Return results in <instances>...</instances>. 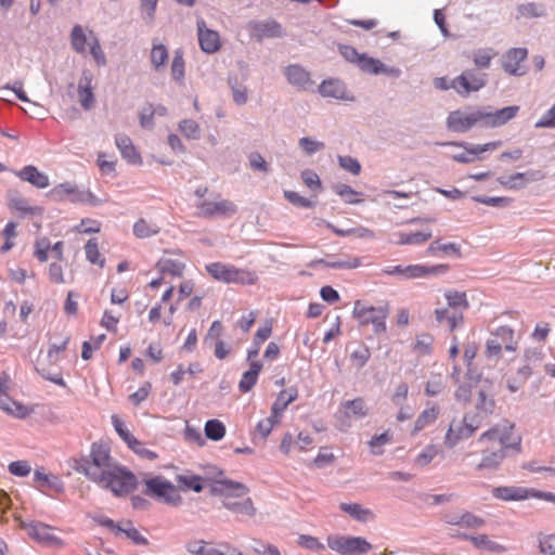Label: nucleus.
<instances>
[{
  "label": "nucleus",
  "mask_w": 555,
  "mask_h": 555,
  "mask_svg": "<svg viewBox=\"0 0 555 555\" xmlns=\"http://www.w3.org/2000/svg\"><path fill=\"white\" fill-rule=\"evenodd\" d=\"M117 532L124 533L135 545H147L149 541L133 526L131 520L122 521L121 528H117Z\"/></svg>",
  "instance_id": "c9c22d12"
},
{
  "label": "nucleus",
  "mask_w": 555,
  "mask_h": 555,
  "mask_svg": "<svg viewBox=\"0 0 555 555\" xmlns=\"http://www.w3.org/2000/svg\"><path fill=\"white\" fill-rule=\"evenodd\" d=\"M171 76L177 81H182L184 78V60L182 52L176 51L171 63Z\"/></svg>",
  "instance_id": "680f3d73"
},
{
  "label": "nucleus",
  "mask_w": 555,
  "mask_h": 555,
  "mask_svg": "<svg viewBox=\"0 0 555 555\" xmlns=\"http://www.w3.org/2000/svg\"><path fill=\"white\" fill-rule=\"evenodd\" d=\"M492 495L502 501H521L530 498L531 491L528 488L516 486H500L491 491Z\"/></svg>",
  "instance_id": "b1692460"
},
{
  "label": "nucleus",
  "mask_w": 555,
  "mask_h": 555,
  "mask_svg": "<svg viewBox=\"0 0 555 555\" xmlns=\"http://www.w3.org/2000/svg\"><path fill=\"white\" fill-rule=\"evenodd\" d=\"M74 468L116 495L130 493L139 483L137 476L119 466L111 456L109 448L100 442L92 443L90 453L76 460Z\"/></svg>",
  "instance_id": "f257e3e1"
},
{
  "label": "nucleus",
  "mask_w": 555,
  "mask_h": 555,
  "mask_svg": "<svg viewBox=\"0 0 555 555\" xmlns=\"http://www.w3.org/2000/svg\"><path fill=\"white\" fill-rule=\"evenodd\" d=\"M499 449L504 450L508 455L517 454L521 449V438L514 435V424L504 422L501 424Z\"/></svg>",
  "instance_id": "f3484780"
},
{
  "label": "nucleus",
  "mask_w": 555,
  "mask_h": 555,
  "mask_svg": "<svg viewBox=\"0 0 555 555\" xmlns=\"http://www.w3.org/2000/svg\"><path fill=\"white\" fill-rule=\"evenodd\" d=\"M206 270L214 279L224 283L253 285L257 281L255 272L237 269L232 264L212 262L206 266Z\"/></svg>",
  "instance_id": "7ed1b4c3"
},
{
  "label": "nucleus",
  "mask_w": 555,
  "mask_h": 555,
  "mask_svg": "<svg viewBox=\"0 0 555 555\" xmlns=\"http://www.w3.org/2000/svg\"><path fill=\"white\" fill-rule=\"evenodd\" d=\"M517 12L527 18L542 17L545 15V8L543 4L527 2L517 5Z\"/></svg>",
  "instance_id": "58836bf2"
},
{
  "label": "nucleus",
  "mask_w": 555,
  "mask_h": 555,
  "mask_svg": "<svg viewBox=\"0 0 555 555\" xmlns=\"http://www.w3.org/2000/svg\"><path fill=\"white\" fill-rule=\"evenodd\" d=\"M527 56L528 50L526 48H512L501 57L502 68L508 75L520 76L524 72H519V64L525 61Z\"/></svg>",
  "instance_id": "2eb2a0df"
},
{
  "label": "nucleus",
  "mask_w": 555,
  "mask_h": 555,
  "mask_svg": "<svg viewBox=\"0 0 555 555\" xmlns=\"http://www.w3.org/2000/svg\"><path fill=\"white\" fill-rule=\"evenodd\" d=\"M155 114L156 111H154L153 104L146 103L139 112L140 126L142 128H153V118Z\"/></svg>",
  "instance_id": "bf43d9fd"
},
{
  "label": "nucleus",
  "mask_w": 555,
  "mask_h": 555,
  "mask_svg": "<svg viewBox=\"0 0 555 555\" xmlns=\"http://www.w3.org/2000/svg\"><path fill=\"white\" fill-rule=\"evenodd\" d=\"M474 202L492 207H507L512 203L509 197L476 195L472 197Z\"/></svg>",
  "instance_id": "5fc2aeb1"
},
{
  "label": "nucleus",
  "mask_w": 555,
  "mask_h": 555,
  "mask_svg": "<svg viewBox=\"0 0 555 555\" xmlns=\"http://www.w3.org/2000/svg\"><path fill=\"white\" fill-rule=\"evenodd\" d=\"M70 43L77 53L86 51L87 37L80 25H75L70 31Z\"/></svg>",
  "instance_id": "09e8293b"
},
{
  "label": "nucleus",
  "mask_w": 555,
  "mask_h": 555,
  "mask_svg": "<svg viewBox=\"0 0 555 555\" xmlns=\"http://www.w3.org/2000/svg\"><path fill=\"white\" fill-rule=\"evenodd\" d=\"M9 208L21 214V216H36L42 212L40 207L30 206L28 201L17 191L10 190L8 192Z\"/></svg>",
  "instance_id": "5701e85b"
},
{
  "label": "nucleus",
  "mask_w": 555,
  "mask_h": 555,
  "mask_svg": "<svg viewBox=\"0 0 555 555\" xmlns=\"http://www.w3.org/2000/svg\"><path fill=\"white\" fill-rule=\"evenodd\" d=\"M519 111V106H506L495 112L483 109L485 128H495L505 125L513 119Z\"/></svg>",
  "instance_id": "6ab92c4d"
},
{
  "label": "nucleus",
  "mask_w": 555,
  "mask_h": 555,
  "mask_svg": "<svg viewBox=\"0 0 555 555\" xmlns=\"http://www.w3.org/2000/svg\"><path fill=\"white\" fill-rule=\"evenodd\" d=\"M447 127L457 133L467 132L474 127L485 128L483 109L467 107L452 111L447 117Z\"/></svg>",
  "instance_id": "20e7f679"
},
{
  "label": "nucleus",
  "mask_w": 555,
  "mask_h": 555,
  "mask_svg": "<svg viewBox=\"0 0 555 555\" xmlns=\"http://www.w3.org/2000/svg\"><path fill=\"white\" fill-rule=\"evenodd\" d=\"M352 314L361 326L372 324L376 335L386 332L387 308L365 306L361 300H356Z\"/></svg>",
  "instance_id": "39448f33"
},
{
  "label": "nucleus",
  "mask_w": 555,
  "mask_h": 555,
  "mask_svg": "<svg viewBox=\"0 0 555 555\" xmlns=\"http://www.w3.org/2000/svg\"><path fill=\"white\" fill-rule=\"evenodd\" d=\"M143 482L145 483L144 494L170 505H178L181 502V496L176 487L163 477L146 478L144 475Z\"/></svg>",
  "instance_id": "423d86ee"
},
{
  "label": "nucleus",
  "mask_w": 555,
  "mask_h": 555,
  "mask_svg": "<svg viewBox=\"0 0 555 555\" xmlns=\"http://www.w3.org/2000/svg\"><path fill=\"white\" fill-rule=\"evenodd\" d=\"M476 416L465 415L461 421H452L444 438V444L452 449L461 440L468 439L479 428Z\"/></svg>",
  "instance_id": "0eeeda50"
},
{
  "label": "nucleus",
  "mask_w": 555,
  "mask_h": 555,
  "mask_svg": "<svg viewBox=\"0 0 555 555\" xmlns=\"http://www.w3.org/2000/svg\"><path fill=\"white\" fill-rule=\"evenodd\" d=\"M205 435L212 441H219L225 435V427L218 420H209L205 424Z\"/></svg>",
  "instance_id": "ea45409f"
},
{
  "label": "nucleus",
  "mask_w": 555,
  "mask_h": 555,
  "mask_svg": "<svg viewBox=\"0 0 555 555\" xmlns=\"http://www.w3.org/2000/svg\"><path fill=\"white\" fill-rule=\"evenodd\" d=\"M15 176L38 189H46L50 185L49 177L33 165H27L21 170L15 171Z\"/></svg>",
  "instance_id": "4be33fe9"
},
{
  "label": "nucleus",
  "mask_w": 555,
  "mask_h": 555,
  "mask_svg": "<svg viewBox=\"0 0 555 555\" xmlns=\"http://www.w3.org/2000/svg\"><path fill=\"white\" fill-rule=\"evenodd\" d=\"M206 542L202 540H194L186 543L185 548L193 555H220L219 550L208 548Z\"/></svg>",
  "instance_id": "864d4df0"
},
{
  "label": "nucleus",
  "mask_w": 555,
  "mask_h": 555,
  "mask_svg": "<svg viewBox=\"0 0 555 555\" xmlns=\"http://www.w3.org/2000/svg\"><path fill=\"white\" fill-rule=\"evenodd\" d=\"M495 401L492 397L488 396L486 390L481 389L478 392L476 409L485 414H491L494 411Z\"/></svg>",
  "instance_id": "13d9d810"
},
{
  "label": "nucleus",
  "mask_w": 555,
  "mask_h": 555,
  "mask_svg": "<svg viewBox=\"0 0 555 555\" xmlns=\"http://www.w3.org/2000/svg\"><path fill=\"white\" fill-rule=\"evenodd\" d=\"M339 413L347 420H361L369 415V408L362 397L347 400L341 403Z\"/></svg>",
  "instance_id": "393cba45"
},
{
  "label": "nucleus",
  "mask_w": 555,
  "mask_h": 555,
  "mask_svg": "<svg viewBox=\"0 0 555 555\" xmlns=\"http://www.w3.org/2000/svg\"><path fill=\"white\" fill-rule=\"evenodd\" d=\"M539 547L544 555H555V535L544 534L539 538Z\"/></svg>",
  "instance_id": "774afa93"
},
{
  "label": "nucleus",
  "mask_w": 555,
  "mask_h": 555,
  "mask_svg": "<svg viewBox=\"0 0 555 555\" xmlns=\"http://www.w3.org/2000/svg\"><path fill=\"white\" fill-rule=\"evenodd\" d=\"M68 341L69 336L64 335L60 339L50 344V348L48 350V358L50 359L51 362L57 361V354L66 349Z\"/></svg>",
  "instance_id": "0e129e2a"
},
{
  "label": "nucleus",
  "mask_w": 555,
  "mask_h": 555,
  "mask_svg": "<svg viewBox=\"0 0 555 555\" xmlns=\"http://www.w3.org/2000/svg\"><path fill=\"white\" fill-rule=\"evenodd\" d=\"M314 264H323L327 268L332 269H353L361 264V261L359 258H350L348 257L346 260H333V261H326L324 259H315L310 262V267Z\"/></svg>",
  "instance_id": "f704fd0d"
},
{
  "label": "nucleus",
  "mask_w": 555,
  "mask_h": 555,
  "mask_svg": "<svg viewBox=\"0 0 555 555\" xmlns=\"http://www.w3.org/2000/svg\"><path fill=\"white\" fill-rule=\"evenodd\" d=\"M0 409L13 416L23 418L28 415V409L20 402L12 400L7 393L5 386L0 383Z\"/></svg>",
  "instance_id": "bb28decb"
},
{
  "label": "nucleus",
  "mask_w": 555,
  "mask_h": 555,
  "mask_svg": "<svg viewBox=\"0 0 555 555\" xmlns=\"http://www.w3.org/2000/svg\"><path fill=\"white\" fill-rule=\"evenodd\" d=\"M298 146L306 156H312L325 149V143L311 137H302L298 140Z\"/></svg>",
  "instance_id": "4c0bfd02"
},
{
  "label": "nucleus",
  "mask_w": 555,
  "mask_h": 555,
  "mask_svg": "<svg viewBox=\"0 0 555 555\" xmlns=\"http://www.w3.org/2000/svg\"><path fill=\"white\" fill-rule=\"evenodd\" d=\"M198 216L204 218H228L233 216L237 208L236 205L229 199L203 201L197 205Z\"/></svg>",
  "instance_id": "ddd939ff"
},
{
  "label": "nucleus",
  "mask_w": 555,
  "mask_h": 555,
  "mask_svg": "<svg viewBox=\"0 0 555 555\" xmlns=\"http://www.w3.org/2000/svg\"><path fill=\"white\" fill-rule=\"evenodd\" d=\"M262 369L260 362H251L250 367L246 371L238 383V388L242 392H248L256 385L258 375Z\"/></svg>",
  "instance_id": "2f4dec72"
},
{
  "label": "nucleus",
  "mask_w": 555,
  "mask_h": 555,
  "mask_svg": "<svg viewBox=\"0 0 555 555\" xmlns=\"http://www.w3.org/2000/svg\"><path fill=\"white\" fill-rule=\"evenodd\" d=\"M449 270L448 264H409L404 266L403 280L423 279L429 275H442Z\"/></svg>",
  "instance_id": "a211bd4d"
},
{
  "label": "nucleus",
  "mask_w": 555,
  "mask_h": 555,
  "mask_svg": "<svg viewBox=\"0 0 555 555\" xmlns=\"http://www.w3.org/2000/svg\"><path fill=\"white\" fill-rule=\"evenodd\" d=\"M179 130L189 140H198L201 138V128L193 119H184L180 121Z\"/></svg>",
  "instance_id": "3c124183"
},
{
  "label": "nucleus",
  "mask_w": 555,
  "mask_h": 555,
  "mask_svg": "<svg viewBox=\"0 0 555 555\" xmlns=\"http://www.w3.org/2000/svg\"><path fill=\"white\" fill-rule=\"evenodd\" d=\"M211 491L224 495L222 504L230 512L247 517L256 515L257 509L250 498L238 500V498L245 496L248 492V489L243 483L228 479L218 480L212 485Z\"/></svg>",
  "instance_id": "f03ea898"
},
{
  "label": "nucleus",
  "mask_w": 555,
  "mask_h": 555,
  "mask_svg": "<svg viewBox=\"0 0 555 555\" xmlns=\"http://www.w3.org/2000/svg\"><path fill=\"white\" fill-rule=\"evenodd\" d=\"M251 38L262 41L266 38H281L284 35L283 27L274 20L251 21L248 23Z\"/></svg>",
  "instance_id": "4468645a"
},
{
  "label": "nucleus",
  "mask_w": 555,
  "mask_h": 555,
  "mask_svg": "<svg viewBox=\"0 0 555 555\" xmlns=\"http://www.w3.org/2000/svg\"><path fill=\"white\" fill-rule=\"evenodd\" d=\"M197 33L201 49L206 53H215L220 49L219 34L206 28L203 20L197 21Z\"/></svg>",
  "instance_id": "412c9836"
},
{
  "label": "nucleus",
  "mask_w": 555,
  "mask_h": 555,
  "mask_svg": "<svg viewBox=\"0 0 555 555\" xmlns=\"http://www.w3.org/2000/svg\"><path fill=\"white\" fill-rule=\"evenodd\" d=\"M284 74L287 81L298 89L308 90L313 86L310 73L298 64L285 67Z\"/></svg>",
  "instance_id": "aec40b11"
},
{
  "label": "nucleus",
  "mask_w": 555,
  "mask_h": 555,
  "mask_svg": "<svg viewBox=\"0 0 555 555\" xmlns=\"http://www.w3.org/2000/svg\"><path fill=\"white\" fill-rule=\"evenodd\" d=\"M128 447L138 455L146 460H155L157 454L145 448L144 443L139 441L135 437L128 443Z\"/></svg>",
  "instance_id": "338daca9"
},
{
  "label": "nucleus",
  "mask_w": 555,
  "mask_h": 555,
  "mask_svg": "<svg viewBox=\"0 0 555 555\" xmlns=\"http://www.w3.org/2000/svg\"><path fill=\"white\" fill-rule=\"evenodd\" d=\"M297 398V390L289 388L284 389L280 391L278 395L276 400L272 404L271 413L273 414V417H280L284 410L291 404L293 401H295Z\"/></svg>",
  "instance_id": "7c9ffc66"
},
{
  "label": "nucleus",
  "mask_w": 555,
  "mask_h": 555,
  "mask_svg": "<svg viewBox=\"0 0 555 555\" xmlns=\"http://www.w3.org/2000/svg\"><path fill=\"white\" fill-rule=\"evenodd\" d=\"M357 65L364 73H367V74H371V75H378V74H380L382 62L379 60H377V59L370 57V56H367L364 53L359 59Z\"/></svg>",
  "instance_id": "de8ad7c7"
},
{
  "label": "nucleus",
  "mask_w": 555,
  "mask_h": 555,
  "mask_svg": "<svg viewBox=\"0 0 555 555\" xmlns=\"http://www.w3.org/2000/svg\"><path fill=\"white\" fill-rule=\"evenodd\" d=\"M338 165L346 171L351 172L357 176L361 171V164L359 160L352 156H341L337 157Z\"/></svg>",
  "instance_id": "e2e57ef3"
},
{
  "label": "nucleus",
  "mask_w": 555,
  "mask_h": 555,
  "mask_svg": "<svg viewBox=\"0 0 555 555\" xmlns=\"http://www.w3.org/2000/svg\"><path fill=\"white\" fill-rule=\"evenodd\" d=\"M495 55L496 53L492 49H478L474 53V64L478 68H488Z\"/></svg>",
  "instance_id": "6e6d98bb"
},
{
  "label": "nucleus",
  "mask_w": 555,
  "mask_h": 555,
  "mask_svg": "<svg viewBox=\"0 0 555 555\" xmlns=\"http://www.w3.org/2000/svg\"><path fill=\"white\" fill-rule=\"evenodd\" d=\"M159 228L156 224L149 223L145 219H139L133 225V233L139 238H146L156 235Z\"/></svg>",
  "instance_id": "79ce46f5"
},
{
  "label": "nucleus",
  "mask_w": 555,
  "mask_h": 555,
  "mask_svg": "<svg viewBox=\"0 0 555 555\" xmlns=\"http://www.w3.org/2000/svg\"><path fill=\"white\" fill-rule=\"evenodd\" d=\"M21 528L40 544L49 547H62L64 545V542L52 532L53 528L47 524L40 521H22Z\"/></svg>",
  "instance_id": "1a4fd4ad"
},
{
  "label": "nucleus",
  "mask_w": 555,
  "mask_h": 555,
  "mask_svg": "<svg viewBox=\"0 0 555 555\" xmlns=\"http://www.w3.org/2000/svg\"><path fill=\"white\" fill-rule=\"evenodd\" d=\"M278 422H279V418L273 417V414L271 413V415L269 417L263 418L258 422L255 431H256V434L260 435V437L262 439H266L272 431L274 424H276Z\"/></svg>",
  "instance_id": "69168bd1"
},
{
  "label": "nucleus",
  "mask_w": 555,
  "mask_h": 555,
  "mask_svg": "<svg viewBox=\"0 0 555 555\" xmlns=\"http://www.w3.org/2000/svg\"><path fill=\"white\" fill-rule=\"evenodd\" d=\"M168 50L162 43H154L151 50V64L156 72H162L165 69L167 61H168Z\"/></svg>",
  "instance_id": "473e14b6"
},
{
  "label": "nucleus",
  "mask_w": 555,
  "mask_h": 555,
  "mask_svg": "<svg viewBox=\"0 0 555 555\" xmlns=\"http://www.w3.org/2000/svg\"><path fill=\"white\" fill-rule=\"evenodd\" d=\"M485 525V519L470 512L461 513V528L478 529Z\"/></svg>",
  "instance_id": "052dcab7"
},
{
  "label": "nucleus",
  "mask_w": 555,
  "mask_h": 555,
  "mask_svg": "<svg viewBox=\"0 0 555 555\" xmlns=\"http://www.w3.org/2000/svg\"><path fill=\"white\" fill-rule=\"evenodd\" d=\"M506 456H508V454L499 448L494 450H485L481 453V460L476 466V469L488 472L496 470Z\"/></svg>",
  "instance_id": "a878e982"
},
{
  "label": "nucleus",
  "mask_w": 555,
  "mask_h": 555,
  "mask_svg": "<svg viewBox=\"0 0 555 555\" xmlns=\"http://www.w3.org/2000/svg\"><path fill=\"white\" fill-rule=\"evenodd\" d=\"M229 85L232 90L233 101L237 105L246 104V102L248 100L247 87L243 83H238L236 78H231V77L229 78Z\"/></svg>",
  "instance_id": "603ef678"
},
{
  "label": "nucleus",
  "mask_w": 555,
  "mask_h": 555,
  "mask_svg": "<svg viewBox=\"0 0 555 555\" xmlns=\"http://www.w3.org/2000/svg\"><path fill=\"white\" fill-rule=\"evenodd\" d=\"M86 257L88 261L93 264H98L103 268L105 264V258L101 257L99 251V245L95 238H91L87 242L85 246Z\"/></svg>",
  "instance_id": "c03bdc74"
},
{
  "label": "nucleus",
  "mask_w": 555,
  "mask_h": 555,
  "mask_svg": "<svg viewBox=\"0 0 555 555\" xmlns=\"http://www.w3.org/2000/svg\"><path fill=\"white\" fill-rule=\"evenodd\" d=\"M53 201L69 199L73 203H91L96 204L94 195L89 191H79L77 186L70 182L55 185L48 194Z\"/></svg>",
  "instance_id": "f8f14e48"
},
{
  "label": "nucleus",
  "mask_w": 555,
  "mask_h": 555,
  "mask_svg": "<svg viewBox=\"0 0 555 555\" xmlns=\"http://www.w3.org/2000/svg\"><path fill=\"white\" fill-rule=\"evenodd\" d=\"M327 544L343 555H361L367 553L372 545L361 537H328Z\"/></svg>",
  "instance_id": "6e6552de"
},
{
  "label": "nucleus",
  "mask_w": 555,
  "mask_h": 555,
  "mask_svg": "<svg viewBox=\"0 0 555 555\" xmlns=\"http://www.w3.org/2000/svg\"><path fill=\"white\" fill-rule=\"evenodd\" d=\"M202 478L196 475H178L177 482L183 490L201 492L203 490Z\"/></svg>",
  "instance_id": "37998d69"
},
{
  "label": "nucleus",
  "mask_w": 555,
  "mask_h": 555,
  "mask_svg": "<svg viewBox=\"0 0 555 555\" xmlns=\"http://www.w3.org/2000/svg\"><path fill=\"white\" fill-rule=\"evenodd\" d=\"M438 145H451L457 147H464L465 151L461 153L452 154L451 157L453 160L461 164H469L473 163L476 158H479V152L476 150V144L470 145L464 142H442L437 143Z\"/></svg>",
  "instance_id": "c85d7f7f"
},
{
  "label": "nucleus",
  "mask_w": 555,
  "mask_h": 555,
  "mask_svg": "<svg viewBox=\"0 0 555 555\" xmlns=\"http://www.w3.org/2000/svg\"><path fill=\"white\" fill-rule=\"evenodd\" d=\"M34 480L38 482H42L47 487L55 490L62 491L63 483L61 479L54 475L46 474L43 469H36L34 474Z\"/></svg>",
  "instance_id": "a19ab883"
},
{
  "label": "nucleus",
  "mask_w": 555,
  "mask_h": 555,
  "mask_svg": "<svg viewBox=\"0 0 555 555\" xmlns=\"http://www.w3.org/2000/svg\"><path fill=\"white\" fill-rule=\"evenodd\" d=\"M503 348L507 351L515 350L514 331L507 325L498 327L493 337L488 339L486 345L487 357L499 358Z\"/></svg>",
  "instance_id": "9d476101"
},
{
  "label": "nucleus",
  "mask_w": 555,
  "mask_h": 555,
  "mask_svg": "<svg viewBox=\"0 0 555 555\" xmlns=\"http://www.w3.org/2000/svg\"><path fill=\"white\" fill-rule=\"evenodd\" d=\"M448 307L452 309H467L469 307L466 294L454 289H448L444 293Z\"/></svg>",
  "instance_id": "e433bc0d"
},
{
  "label": "nucleus",
  "mask_w": 555,
  "mask_h": 555,
  "mask_svg": "<svg viewBox=\"0 0 555 555\" xmlns=\"http://www.w3.org/2000/svg\"><path fill=\"white\" fill-rule=\"evenodd\" d=\"M488 82L487 74H477L474 70H464L452 80V89L461 96H467L470 92L479 91Z\"/></svg>",
  "instance_id": "9b49d317"
},
{
  "label": "nucleus",
  "mask_w": 555,
  "mask_h": 555,
  "mask_svg": "<svg viewBox=\"0 0 555 555\" xmlns=\"http://www.w3.org/2000/svg\"><path fill=\"white\" fill-rule=\"evenodd\" d=\"M469 539L474 543V545L479 550H487V551L499 552V553L505 551L504 546L496 543L495 541L490 540L489 537L486 534L470 537Z\"/></svg>",
  "instance_id": "a18cd8bd"
},
{
  "label": "nucleus",
  "mask_w": 555,
  "mask_h": 555,
  "mask_svg": "<svg viewBox=\"0 0 555 555\" xmlns=\"http://www.w3.org/2000/svg\"><path fill=\"white\" fill-rule=\"evenodd\" d=\"M339 507L350 517L361 522H367L375 518V515L371 509L365 508L358 503H341Z\"/></svg>",
  "instance_id": "c756f323"
},
{
  "label": "nucleus",
  "mask_w": 555,
  "mask_h": 555,
  "mask_svg": "<svg viewBox=\"0 0 555 555\" xmlns=\"http://www.w3.org/2000/svg\"><path fill=\"white\" fill-rule=\"evenodd\" d=\"M438 414H439V411L435 406H433L430 409H425L418 415L417 420L415 421L413 431L417 433V431L422 430L423 428H425V426H427L428 424L436 421V418L438 417Z\"/></svg>",
  "instance_id": "8fccbe9b"
},
{
  "label": "nucleus",
  "mask_w": 555,
  "mask_h": 555,
  "mask_svg": "<svg viewBox=\"0 0 555 555\" xmlns=\"http://www.w3.org/2000/svg\"><path fill=\"white\" fill-rule=\"evenodd\" d=\"M156 268L159 272L163 274H170L172 276H181L184 270V264L176 259L170 258H160L157 263Z\"/></svg>",
  "instance_id": "72a5a7b5"
},
{
  "label": "nucleus",
  "mask_w": 555,
  "mask_h": 555,
  "mask_svg": "<svg viewBox=\"0 0 555 555\" xmlns=\"http://www.w3.org/2000/svg\"><path fill=\"white\" fill-rule=\"evenodd\" d=\"M116 146L120 151L122 157L127 159L130 164H139L141 163V156L137 152L135 147L132 144L131 139L125 134H118L115 138Z\"/></svg>",
  "instance_id": "cd10ccee"
},
{
  "label": "nucleus",
  "mask_w": 555,
  "mask_h": 555,
  "mask_svg": "<svg viewBox=\"0 0 555 555\" xmlns=\"http://www.w3.org/2000/svg\"><path fill=\"white\" fill-rule=\"evenodd\" d=\"M319 92L323 98H333L343 101H353L354 96L347 90L346 85L339 79H326L319 86Z\"/></svg>",
  "instance_id": "dca6fc26"
},
{
  "label": "nucleus",
  "mask_w": 555,
  "mask_h": 555,
  "mask_svg": "<svg viewBox=\"0 0 555 555\" xmlns=\"http://www.w3.org/2000/svg\"><path fill=\"white\" fill-rule=\"evenodd\" d=\"M335 234L339 236H350L353 235L359 238H373L375 236L374 232L367 228L359 227L352 228L348 230L333 228Z\"/></svg>",
  "instance_id": "4d7b16f0"
},
{
  "label": "nucleus",
  "mask_w": 555,
  "mask_h": 555,
  "mask_svg": "<svg viewBox=\"0 0 555 555\" xmlns=\"http://www.w3.org/2000/svg\"><path fill=\"white\" fill-rule=\"evenodd\" d=\"M431 237V232H414V233H400L399 245H414L422 244Z\"/></svg>",
  "instance_id": "49530a36"
}]
</instances>
